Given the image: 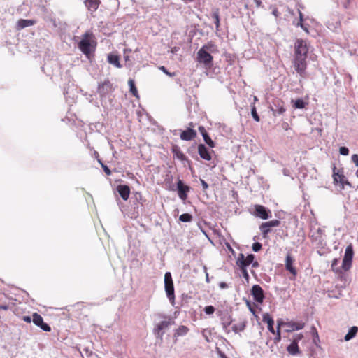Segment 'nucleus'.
Segmentation results:
<instances>
[{
	"mask_svg": "<svg viewBox=\"0 0 358 358\" xmlns=\"http://www.w3.org/2000/svg\"><path fill=\"white\" fill-rule=\"evenodd\" d=\"M353 255V248L352 245L350 244L348 246H347L345 249V255L342 262V268L344 271H347L352 266Z\"/></svg>",
	"mask_w": 358,
	"mask_h": 358,
	"instance_id": "nucleus-6",
	"label": "nucleus"
},
{
	"mask_svg": "<svg viewBox=\"0 0 358 358\" xmlns=\"http://www.w3.org/2000/svg\"><path fill=\"white\" fill-rule=\"evenodd\" d=\"M275 337L274 338V341L275 343H278L281 340V334H280V329H277L275 331Z\"/></svg>",
	"mask_w": 358,
	"mask_h": 358,
	"instance_id": "nucleus-40",
	"label": "nucleus"
},
{
	"mask_svg": "<svg viewBox=\"0 0 358 358\" xmlns=\"http://www.w3.org/2000/svg\"><path fill=\"white\" fill-rule=\"evenodd\" d=\"M101 166L106 175L110 176L111 174V171L106 165L101 163Z\"/></svg>",
	"mask_w": 358,
	"mask_h": 358,
	"instance_id": "nucleus-46",
	"label": "nucleus"
},
{
	"mask_svg": "<svg viewBox=\"0 0 358 358\" xmlns=\"http://www.w3.org/2000/svg\"><path fill=\"white\" fill-rule=\"evenodd\" d=\"M215 309L213 306H207L204 308V312L207 315H212L214 313Z\"/></svg>",
	"mask_w": 358,
	"mask_h": 358,
	"instance_id": "nucleus-36",
	"label": "nucleus"
},
{
	"mask_svg": "<svg viewBox=\"0 0 358 358\" xmlns=\"http://www.w3.org/2000/svg\"><path fill=\"white\" fill-rule=\"evenodd\" d=\"M219 286L221 289H226L228 287L227 284L224 282H220Z\"/></svg>",
	"mask_w": 358,
	"mask_h": 358,
	"instance_id": "nucleus-49",
	"label": "nucleus"
},
{
	"mask_svg": "<svg viewBox=\"0 0 358 358\" xmlns=\"http://www.w3.org/2000/svg\"><path fill=\"white\" fill-rule=\"evenodd\" d=\"M196 131L192 128H188L187 129L182 131L180 134V138L183 141H191L196 138Z\"/></svg>",
	"mask_w": 358,
	"mask_h": 358,
	"instance_id": "nucleus-18",
	"label": "nucleus"
},
{
	"mask_svg": "<svg viewBox=\"0 0 358 358\" xmlns=\"http://www.w3.org/2000/svg\"><path fill=\"white\" fill-rule=\"evenodd\" d=\"M262 244L259 242H255L252 244V248L253 251L258 252L262 249Z\"/></svg>",
	"mask_w": 358,
	"mask_h": 358,
	"instance_id": "nucleus-39",
	"label": "nucleus"
},
{
	"mask_svg": "<svg viewBox=\"0 0 358 358\" xmlns=\"http://www.w3.org/2000/svg\"><path fill=\"white\" fill-rule=\"evenodd\" d=\"M255 211L253 215L255 217H259L263 220L268 219L271 216V210L267 209L264 206L256 204L254 206Z\"/></svg>",
	"mask_w": 358,
	"mask_h": 358,
	"instance_id": "nucleus-9",
	"label": "nucleus"
},
{
	"mask_svg": "<svg viewBox=\"0 0 358 358\" xmlns=\"http://www.w3.org/2000/svg\"><path fill=\"white\" fill-rule=\"evenodd\" d=\"M172 152L173 153L174 156H176L178 159H179L181 161H185L187 159L185 155L180 150V149L177 145H174L172 148Z\"/></svg>",
	"mask_w": 358,
	"mask_h": 358,
	"instance_id": "nucleus-27",
	"label": "nucleus"
},
{
	"mask_svg": "<svg viewBox=\"0 0 358 358\" xmlns=\"http://www.w3.org/2000/svg\"><path fill=\"white\" fill-rule=\"evenodd\" d=\"M252 116L256 122H259L260 118L256 110V108L254 106L251 110Z\"/></svg>",
	"mask_w": 358,
	"mask_h": 358,
	"instance_id": "nucleus-37",
	"label": "nucleus"
},
{
	"mask_svg": "<svg viewBox=\"0 0 358 358\" xmlns=\"http://www.w3.org/2000/svg\"><path fill=\"white\" fill-rule=\"evenodd\" d=\"M340 154L342 155H348L349 154V150L346 147H341L339 149Z\"/></svg>",
	"mask_w": 358,
	"mask_h": 358,
	"instance_id": "nucleus-41",
	"label": "nucleus"
},
{
	"mask_svg": "<svg viewBox=\"0 0 358 358\" xmlns=\"http://www.w3.org/2000/svg\"><path fill=\"white\" fill-rule=\"evenodd\" d=\"M179 220L183 222H191L192 220V216L189 213H183L180 215Z\"/></svg>",
	"mask_w": 358,
	"mask_h": 358,
	"instance_id": "nucleus-35",
	"label": "nucleus"
},
{
	"mask_svg": "<svg viewBox=\"0 0 358 358\" xmlns=\"http://www.w3.org/2000/svg\"><path fill=\"white\" fill-rule=\"evenodd\" d=\"M255 256L252 254L248 255L245 257L244 255L241 253L236 260V264L239 267H247L253 262Z\"/></svg>",
	"mask_w": 358,
	"mask_h": 358,
	"instance_id": "nucleus-14",
	"label": "nucleus"
},
{
	"mask_svg": "<svg viewBox=\"0 0 358 358\" xmlns=\"http://www.w3.org/2000/svg\"><path fill=\"white\" fill-rule=\"evenodd\" d=\"M271 8L272 9V14L276 17L278 18L280 16V13L278 10V8L275 6H271Z\"/></svg>",
	"mask_w": 358,
	"mask_h": 358,
	"instance_id": "nucleus-42",
	"label": "nucleus"
},
{
	"mask_svg": "<svg viewBox=\"0 0 358 358\" xmlns=\"http://www.w3.org/2000/svg\"><path fill=\"white\" fill-rule=\"evenodd\" d=\"M253 268H257L259 266V263L257 261H254L251 263Z\"/></svg>",
	"mask_w": 358,
	"mask_h": 358,
	"instance_id": "nucleus-53",
	"label": "nucleus"
},
{
	"mask_svg": "<svg viewBox=\"0 0 358 358\" xmlns=\"http://www.w3.org/2000/svg\"><path fill=\"white\" fill-rule=\"evenodd\" d=\"M282 128L285 130H288L289 129V124L287 122H284L282 124Z\"/></svg>",
	"mask_w": 358,
	"mask_h": 358,
	"instance_id": "nucleus-52",
	"label": "nucleus"
},
{
	"mask_svg": "<svg viewBox=\"0 0 358 358\" xmlns=\"http://www.w3.org/2000/svg\"><path fill=\"white\" fill-rule=\"evenodd\" d=\"M277 102H278V105H275L276 108L273 109V114L274 115H275V114L282 115L286 111V109L284 106V103H283L282 101H281L280 99L278 100Z\"/></svg>",
	"mask_w": 358,
	"mask_h": 358,
	"instance_id": "nucleus-28",
	"label": "nucleus"
},
{
	"mask_svg": "<svg viewBox=\"0 0 358 358\" xmlns=\"http://www.w3.org/2000/svg\"><path fill=\"white\" fill-rule=\"evenodd\" d=\"M189 331V328L186 326L181 325L176 329L174 336L176 337L186 335Z\"/></svg>",
	"mask_w": 358,
	"mask_h": 358,
	"instance_id": "nucleus-29",
	"label": "nucleus"
},
{
	"mask_svg": "<svg viewBox=\"0 0 358 358\" xmlns=\"http://www.w3.org/2000/svg\"><path fill=\"white\" fill-rule=\"evenodd\" d=\"M159 69L162 71L164 73H166V75L172 77V76H175V73H170L167 71V69L164 66H159Z\"/></svg>",
	"mask_w": 358,
	"mask_h": 358,
	"instance_id": "nucleus-43",
	"label": "nucleus"
},
{
	"mask_svg": "<svg viewBox=\"0 0 358 358\" xmlns=\"http://www.w3.org/2000/svg\"><path fill=\"white\" fill-rule=\"evenodd\" d=\"M198 152L202 159L207 161L211 160V155L208 148L203 144H199L198 145Z\"/></svg>",
	"mask_w": 358,
	"mask_h": 358,
	"instance_id": "nucleus-20",
	"label": "nucleus"
},
{
	"mask_svg": "<svg viewBox=\"0 0 358 358\" xmlns=\"http://www.w3.org/2000/svg\"><path fill=\"white\" fill-rule=\"evenodd\" d=\"M287 350L292 355H296L300 354L297 341L293 340V341L287 346Z\"/></svg>",
	"mask_w": 358,
	"mask_h": 358,
	"instance_id": "nucleus-24",
	"label": "nucleus"
},
{
	"mask_svg": "<svg viewBox=\"0 0 358 358\" xmlns=\"http://www.w3.org/2000/svg\"><path fill=\"white\" fill-rule=\"evenodd\" d=\"M303 334H298V335H296V337H295V338H294V340H296V341H297V342H298L299 341H300L301 339H302V338H303Z\"/></svg>",
	"mask_w": 358,
	"mask_h": 358,
	"instance_id": "nucleus-51",
	"label": "nucleus"
},
{
	"mask_svg": "<svg viewBox=\"0 0 358 358\" xmlns=\"http://www.w3.org/2000/svg\"><path fill=\"white\" fill-rule=\"evenodd\" d=\"M293 103V106L295 108L302 109L306 107V103H305L301 99H298L295 101H292Z\"/></svg>",
	"mask_w": 358,
	"mask_h": 358,
	"instance_id": "nucleus-33",
	"label": "nucleus"
},
{
	"mask_svg": "<svg viewBox=\"0 0 358 358\" xmlns=\"http://www.w3.org/2000/svg\"><path fill=\"white\" fill-rule=\"evenodd\" d=\"M338 264V259L335 258L331 262V270L336 273H341V270L337 266Z\"/></svg>",
	"mask_w": 358,
	"mask_h": 358,
	"instance_id": "nucleus-34",
	"label": "nucleus"
},
{
	"mask_svg": "<svg viewBox=\"0 0 358 358\" xmlns=\"http://www.w3.org/2000/svg\"><path fill=\"white\" fill-rule=\"evenodd\" d=\"M312 330L313 331V335H314L313 341L315 343H317V340H319L318 333L316 330V328L314 327L312 328Z\"/></svg>",
	"mask_w": 358,
	"mask_h": 358,
	"instance_id": "nucleus-45",
	"label": "nucleus"
},
{
	"mask_svg": "<svg viewBox=\"0 0 358 358\" xmlns=\"http://www.w3.org/2000/svg\"><path fill=\"white\" fill-rule=\"evenodd\" d=\"M117 190L123 200L127 201L129 199L130 188L128 185H120L117 186Z\"/></svg>",
	"mask_w": 358,
	"mask_h": 358,
	"instance_id": "nucleus-19",
	"label": "nucleus"
},
{
	"mask_svg": "<svg viewBox=\"0 0 358 358\" xmlns=\"http://www.w3.org/2000/svg\"><path fill=\"white\" fill-rule=\"evenodd\" d=\"M189 128H193V127H194V123H193V122H189Z\"/></svg>",
	"mask_w": 358,
	"mask_h": 358,
	"instance_id": "nucleus-55",
	"label": "nucleus"
},
{
	"mask_svg": "<svg viewBox=\"0 0 358 358\" xmlns=\"http://www.w3.org/2000/svg\"><path fill=\"white\" fill-rule=\"evenodd\" d=\"M285 19L292 25L296 27H300L306 33L309 34L308 25L303 23V15L300 8H298L296 11L288 8Z\"/></svg>",
	"mask_w": 358,
	"mask_h": 358,
	"instance_id": "nucleus-3",
	"label": "nucleus"
},
{
	"mask_svg": "<svg viewBox=\"0 0 358 358\" xmlns=\"http://www.w3.org/2000/svg\"><path fill=\"white\" fill-rule=\"evenodd\" d=\"M22 320L27 323L31 322V318L29 316H23Z\"/></svg>",
	"mask_w": 358,
	"mask_h": 358,
	"instance_id": "nucleus-50",
	"label": "nucleus"
},
{
	"mask_svg": "<svg viewBox=\"0 0 358 358\" xmlns=\"http://www.w3.org/2000/svg\"><path fill=\"white\" fill-rule=\"evenodd\" d=\"M251 294L255 301L262 303L264 299V294L262 288L259 285H255L252 287Z\"/></svg>",
	"mask_w": 358,
	"mask_h": 358,
	"instance_id": "nucleus-11",
	"label": "nucleus"
},
{
	"mask_svg": "<svg viewBox=\"0 0 358 358\" xmlns=\"http://www.w3.org/2000/svg\"><path fill=\"white\" fill-rule=\"evenodd\" d=\"M206 281H207V282H209V279H208V273H206Z\"/></svg>",
	"mask_w": 358,
	"mask_h": 358,
	"instance_id": "nucleus-57",
	"label": "nucleus"
},
{
	"mask_svg": "<svg viewBox=\"0 0 358 358\" xmlns=\"http://www.w3.org/2000/svg\"><path fill=\"white\" fill-rule=\"evenodd\" d=\"M356 176L358 177V170L356 171Z\"/></svg>",
	"mask_w": 358,
	"mask_h": 358,
	"instance_id": "nucleus-58",
	"label": "nucleus"
},
{
	"mask_svg": "<svg viewBox=\"0 0 358 358\" xmlns=\"http://www.w3.org/2000/svg\"><path fill=\"white\" fill-rule=\"evenodd\" d=\"M213 46V44L208 43L204 45L197 52V61L202 63L206 68H210L213 62V56L207 52Z\"/></svg>",
	"mask_w": 358,
	"mask_h": 358,
	"instance_id": "nucleus-4",
	"label": "nucleus"
},
{
	"mask_svg": "<svg viewBox=\"0 0 358 358\" xmlns=\"http://www.w3.org/2000/svg\"><path fill=\"white\" fill-rule=\"evenodd\" d=\"M358 331V327H352L350 329V330L348 331V334L345 336V340L346 341H350V339H352V338H354L357 333Z\"/></svg>",
	"mask_w": 358,
	"mask_h": 358,
	"instance_id": "nucleus-31",
	"label": "nucleus"
},
{
	"mask_svg": "<svg viewBox=\"0 0 358 358\" xmlns=\"http://www.w3.org/2000/svg\"><path fill=\"white\" fill-rule=\"evenodd\" d=\"M199 131L201 133V134L202 135V136L203 138V140L206 142V143L209 147L214 148L215 147V143L213 142V141L210 138V137L208 134V133H207L206 129L204 128V127L199 126Z\"/></svg>",
	"mask_w": 358,
	"mask_h": 358,
	"instance_id": "nucleus-22",
	"label": "nucleus"
},
{
	"mask_svg": "<svg viewBox=\"0 0 358 358\" xmlns=\"http://www.w3.org/2000/svg\"><path fill=\"white\" fill-rule=\"evenodd\" d=\"M186 3H189V2H192L194 0H183Z\"/></svg>",
	"mask_w": 358,
	"mask_h": 358,
	"instance_id": "nucleus-56",
	"label": "nucleus"
},
{
	"mask_svg": "<svg viewBox=\"0 0 358 358\" xmlns=\"http://www.w3.org/2000/svg\"><path fill=\"white\" fill-rule=\"evenodd\" d=\"M280 224V221L278 220H273L268 222L262 223L259 229L264 238H267L268 234L271 232L272 227H278Z\"/></svg>",
	"mask_w": 358,
	"mask_h": 358,
	"instance_id": "nucleus-8",
	"label": "nucleus"
},
{
	"mask_svg": "<svg viewBox=\"0 0 358 358\" xmlns=\"http://www.w3.org/2000/svg\"><path fill=\"white\" fill-rule=\"evenodd\" d=\"M212 17L215 21L216 29H218L220 27V13L218 9L213 10L212 13Z\"/></svg>",
	"mask_w": 358,
	"mask_h": 358,
	"instance_id": "nucleus-32",
	"label": "nucleus"
},
{
	"mask_svg": "<svg viewBox=\"0 0 358 358\" xmlns=\"http://www.w3.org/2000/svg\"><path fill=\"white\" fill-rule=\"evenodd\" d=\"M294 262V258L292 257L290 253H288L285 259V268L295 277L296 275L297 272L296 269L293 265Z\"/></svg>",
	"mask_w": 358,
	"mask_h": 358,
	"instance_id": "nucleus-17",
	"label": "nucleus"
},
{
	"mask_svg": "<svg viewBox=\"0 0 358 358\" xmlns=\"http://www.w3.org/2000/svg\"><path fill=\"white\" fill-rule=\"evenodd\" d=\"M241 271V273H242V275H243V277L247 280L248 281L249 280V274L248 273V271L246 269V267H239Z\"/></svg>",
	"mask_w": 358,
	"mask_h": 358,
	"instance_id": "nucleus-38",
	"label": "nucleus"
},
{
	"mask_svg": "<svg viewBox=\"0 0 358 358\" xmlns=\"http://www.w3.org/2000/svg\"><path fill=\"white\" fill-rule=\"evenodd\" d=\"M100 0H85L84 1V5L87 8V10L90 12L92 14L94 12H96L100 4H101Z\"/></svg>",
	"mask_w": 358,
	"mask_h": 358,
	"instance_id": "nucleus-16",
	"label": "nucleus"
},
{
	"mask_svg": "<svg viewBox=\"0 0 358 358\" xmlns=\"http://www.w3.org/2000/svg\"><path fill=\"white\" fill-rule=\"evenodd\" d=\"M164 288L169 301L173 305L175 302L174 285L170 272H166L164 275Z\"/></svg>",
	"mask_w": 358,
	"mask_h": 358,
	"instance_id": "nucleus-5",
	"label": "nucleus"
},
{
	"mask_svg": "<svg viewBox=\"0 0 358 358\" xmlns=\"http://www.w3.org/2000/svg\"><path fill=\"white\" fill-rule=\"evenodd\" d=\"M286 322L283 321L282 319L277 320V329H280L281 327H285Z\"/></svg>",
	"mask_w": 358,
	"mask_h": 358,
	"instance_id": "nucleus-44",
	"label": "nucleus"
},
{
	"mask_svg": "<svg viewBox=\"0 0 358 358\" xmlns=\"http://www.w3.org/2000/svg\"><path fill=\"white\" fill-rule=\"evenodd\" d=\"M262 321L266 322L268 326V329L272 334H275V331L273 328L274 321L272 317L268 313H264L262 315Z\"/></svg>",
	"mask_w": 358,
	"mask_h": 358,
	"instance_id": "nucleus-23",
	"label": "nucleus"
},
{
	"mask_svg": "<svg viewBox=\"0 0 358 358\" xmlns=\"http://www.w3.org/2000/svg\"><path fill=\"white\" fill-rule=\"evenodd\" d=\"M178 196L179 197L185 200L187 199V192L189 191V188L188 186L185 185L181 180H179L177 184Z\"/></svg>",
	"mask_w": 358,
	"mask_h": 358,
	"instance_id": "nucleus-21",
	"label": "nucleus"
},
{
	"mask_svg": "<svg viewBox=\"0 0 358 358\" xmlns=\"http://www.w3.org/2000/svg\"><path fill=\"white\" fill-rule=\"evenodd\" d=\"M108 62L110 64H113L114 66H115L117 68H121L122 67V65L120 63L119 56L117 55L109 54L108 55Z\"/></svg>",
	"mask_w": 358,
	"mask_h": 358,
	"instance_id": "nucleus-25",
	"label": "nucleus"
},
{
	"mask_svg": "<svg viewBox=\"0 0 358 358\" xmlns=\"http://www.w3.org/2000/svg\"><path fill=\"white\" fill-rule=\"evenodd\" d=\"M200 182L201 183L203 190H206L208 188V185L207 184V182L203 179H200Z\"/></svg>",
	"mask_w": 358,
	"mask_h": 358,
	"instance_id": "nucleus-48",
	"label": "nucleus"
},
{
	"mask_svg": "<svg viewBox=\"0 0 358 358\" xmlns=\"http://www.w3.org/2000/svg\"><path fill=\"white\" fill-rule=\"evenodd\" d=\"M113 90V84L108 79H107L99 84L97 92L101 98H103L112 93Z\"/></svg>",
	"mask_w": 358,
	"mask_h": 358,
	"instance_id": "nucleus-7",
	"label": "nucleus"
},
{
	"mask_svg": "<svg viewBox=\"0 0 358 358\" xmlns=\"http://www.w3.org/2000/svg\"><path fill=\"white\" fill-rule=\"evenodd\" d=\"M97 45L95 36L91 31H86L82 36L80 41L78 44L80 50L88 58L94 52Z\"/></svg>",
	"mask_w": 358,
	"mask_h": 358,
	"instance_id": "nucleus-2",
	"label": "nucleus"
},
{
	"mask_svg": "<svg viewBox=\"0 0 358 358\" xmlns=\"http://www.w3.org/2000/svg\"><path fill=\"white\" fill-rule=\"evenodd\" d=\"M128 84H129V91L131 92V94L136 97V98H138L139 97V95H138V90H137V88L135 85V83H134V80H132V79H129V81H128Z\"/></svg>",
	"mask_w": 358,
	"mask_h": 358,
	"instance_id": "nucleus-30",
	"label": "nucleus"
},
{
	"mask_svg": "<svg viewBox=\"0 0 358 358\" xmlns=\"http://www.w3.org/2000/svg\"><path fill=\"white\" fill-rule=\"evenodd\" d=\"M32 321L34 324L39 327L41 329L45 331H50L51 327L44 322L43 317L37 313H34L32 315Z\"/></svg>",
	"mask_w": 358,
	"mask_h": 358,
	"instance_id": "nucleus-12",
	"label": "nucleus"
},
{
	"mask_svg": "<svg viewBox=\"0 0 358 358\" xmlns=\"http://www.w3.org/2000/svg\"><path fill=\"white\" fill-rule=\"evenodd\" d=\"M0 309L7 310L8 309V306H6V305H0Z\"/></svg>",
	"mask_w": 358,
	"mask_h": 358,
	"instance_id": "nucleus-54",
	"label": "nucleus"
},
{
	"mask_svg": "<svg viewBox=\"0 0 358 358\" xmlns=\"http://www.w3.org/2000/svg\"><path fill=\"white\" fill-rule=\"evenodd\" d=\"M333 179L334 182L336 184L341 183V184H346L348 185H350V182L348 181H345V177L343 173V171L341 170L338 169L335 165H334L333 167Z\"/></svg>",
	"mask_w": 358,
	"mask_h": 358,
	"instance_id": "nucleus-13",
	"label": "nucleus"
},
{
	"mask_svg": "<svg viewBox=\"0 0 358 358\" xmlns=\"http://www.w3.org/2000/svg\"><path fill=\"white\" fill-rule=\"evenodd\" d=\"M352 161L355 164L356 166H358V155L354 154L351 157Z\"/></svg>",
	"mask_w": 358,
	"mask_h": 358,
	"instance_id": "nucleus-47",
	"label": "nucleus"
},
{
	"mask_svg": "<svg viewBox=\"0 0 358 358\" xmlns=\"http://www.w3.org/2000/svg\"><path fill=\"white\" fill-rule=\"evenodd\" d=\"M357 189H358V185H357Z\"/></svg>",
	"mask_w": 358,
	"mask_h": 358,
	"instance_id": "nucleus-59",
	"label": "nucleus"
},
{
	"mask_svg": "<svg viewBox=\"0 0 358 358\" xmlns=\"http://www.w3.org/2000/svg\"><path fill=\"white\" fill-rule=\"evenodd\" d=\"M308 48L302 39H296L294 43V66L301 76H303L307 67V55Z\"/></svg>",
	"mask_w": 358,
	"mask_h": 358,
	"instance_id": "nucleus-1",
	"label": "nucleus"
},
{
	"mask_svg": "<svg viewBox=\"0 0 358 358\" xmlns=\"http://www.w3.org/2000/svg\"><path fill=\"white\" fill-rule=\"evenodd\" d=\"M173 323H174V322L171 321V319H169L167 320L162 321L161 322L158 323L155 326V327L154 329L155 334L162 338L163 335H164V331H163L165 329H167L169 326H171Z\"/></svg>",
	"mask_w": 358,
	"mask_h": 358,
	"instance_id": "nucleus-10",
	"label": "nucleus"
},
{
	"mask_svg": "<svg viewBox=\"0 0 358 358\" xmlns=\"http://www.w3.org/2000/svg\"><path fill=\"white\" fill-rule=\"evenodd\" d=\"M36 23V21L31 20L21 19L17 22V27L19 29H24L27 27L32 26Z\"/></svg>",
	"mask_w": 358,
	"mask_h": 358,
	"instance_id": "nucleus-26",
	"label": "nucleus"
},
{
	"mask_svg": "<svg viewBox=\"0 0 358 358\" xmlns=\"http://www.w3.org/2000/svg\"><path fill=\"white\" fill-rule=\"evenodd\" d=\"M305 324L302 322H294V321H287L285 324L287 332H292L296 330H301L303 329Z\"/></svg>",
	"mask_w": 358,
	"mask_h": 358,
	"instance_id": "nucleus-15",
	"label": "nucleus"
}]
</instances>
